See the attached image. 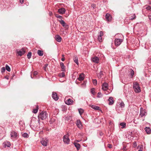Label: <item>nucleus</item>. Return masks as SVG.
<instances>
[{
  "label": "nucleus",
  "mask_w": 151,
  "mask_h": 151,
  "mask_svg": "<svg viewBox=\"0 0 151 151\" xmlns=\"http://www.w3.org/2000/svg\"><path fill=\"white\" fill-rule=\"evenodd\" d=\"M133 88L135 92L136 93H139L141 91L140 88L139 84L137 82L133 83Z\"/></svg>",
  "instance_id": "f257e3e1"
},
{
  "label": "nucleus",
  "mask_w": 151,
  "mask_h": 151,
  "mask_svg": "<svg viewBox=\"0 0 151 151\" xmlns=\"http://www.w3.org/2000/svg\"><path fill=\"white\" fill-rule=\"evenodd\" d=\"M48 114L45 111L42 112L39 115L38 117L42 120L45 119L47 117Z\"/></svg>",
  "instance_id": "f03ea898"
},
{
  "label": "nucleus",
  "mask_w": 151,
  "mask_h": 151,
  "mask_svg": "<svg viewBox=\"0 0 151 151\" xmlns=\"http://www.w3.org/2000/svg\"><path fill=\"white\" fill-rule=\"evenodd\" d=\"M63 141L65 144H68L69 143L70 140L69 138V136L68 134L65 135L63 137Z\"/></svg>",
  "instance_id": "7ed1b4c3"
},
{
  "label": "nucleus",
  "mask_w": 151,
  "mask_h": 151,
  "mask_svg": "<svg viewBox=\"0 0 151 151\" xmlns=\"http://www.w3.org/2000/svg\"><path fill=\"white\" fill-rule=\"evenodd\" d=\"M48 141V140L47 138H43L41 141V143L42 145L46 146L47 145Z\"/></svg>",
  "instance_id": "20e7f679"
},
{
  "label": "nucleus",
  "mask_w": 151,
  "mask_h": 151,
  "mask_svg": "<svg viewBox=\"0 0 151 151\" xmlns=\"http://www.w3.org/2000/svg\"><path fill=\"white\" fill-rule=\"evenodd\" d=\"M123 42V40L120 39H116L114 41L115 45L116 46H118Z\"/></svg>",
  "instance_id": "39448f33"
},
{
  "label": "nucleus",
  "mask_w": 151,
  "mask_h": 151,
  "mask_svg": "<svg viewBox=\"0 0 151 151\" xmlns=\"http://www.w3.org/2000/svg\"><path fill=\"white\" fill-rule=\"evenodd\" d=\"M108 84L105 82L102 85V89L104 91H106L108 89Z\"/></svg>",
  "instance_id": "423d86ee"
},
{
  "label": "nucleus",
  "mask_w": 151,
  "mask_h": 151,
  "mask_svg": "<svg viewBox=\"0 0 151 151\" xmlns=\"http://www.w3.org/2000/svg\"><path fill=\"white\" fill-rule=\"evenodd\" d=\"M65 104L68 105H72L73 103V101L70 99H66V98L65 99Z\"/></svg>",
  "instance_id": "0eeeda50"
},
{
  "label": "nucleus",
  "mask_w": 151,
  "mask_h": 151,
  "mask_svg": "<svg viewBox=\"0 0 151 151\" xmlns=\"http://www.w3.org/2000/svg\"><path fill=\"white\" fill-rule=\"evenodd\" d=\"M76 124L78 127L80 129L82 128V125L80 120L79 119L77 120Z\"/></svg>",
  "instance_id": "6e6552de"
},
{
  "label": "nucleus",
  "mask_w": 151,
  "mask_h": 151,
  "mask_svg": "<svg viewBox=\"0 0 151 151\" xmlns=\"http://www.w3.org/2000/svg\"><path fill=\"white\" fill-rule=\"evenodd\" d=\"M10 135L12 138H16L17 136V133L14 131H12L11 132Z\"/></svg>",
  "instance_id": "1a4fd4ad"
},
{
  "label": "nucleus",
  "mask_w": 151,
  "mask_h": 151,
  "mask_svg": "<svg viewBox=\"0 0 151 151\" xmlns=\"http://www.w3.org/2000/svg\"><path fill=\"white\" fill-rule=\"evenodd\" d=\"M92 61L95 63H98L99 61V59L96 56L92 58L91 59Z\"/></svg>",
  "instance_id": "9d476101"
},
{
  "label": "nucleus",
  "mask_w": 151,
  "mask_h": 151,
  "mask_svg": "<svg viewBox=\"0 0 151 151\" xmlns=\"http://www.w3.org/2000/svg\"><path fill=\"white\" fill-rule=\"evenodd\" d=\"M146 112L145 109H143L141 108L140 112V115L141 117H142L145 115H146Z\"/></svg>",
  "instance_id": "9b49d317"
},
{
  "label": "nucleus",
  "mask_w": 151,
  "mask_h": 151,
  "mask_svg": "<svg viewBox=\"0 0 151 151\" xmlns=\"http://www.w3.org/2000/svg\"><path fill=\"white\" fill-rule=\"evenodd\" d=\"M25 52V51L24 49H22L19 51H18L17 52L18 55L20 56H21L22 55H24Z\"/></svg>",
  "instance_id": "f8f14e48"
},
{
  "label": "nucleus",
  "mask_w": 151,
  "mask_h": 151,
  "mask_svg": "<svg viewBox=\"0 0 151 151\" xmlns=\"http://www.w3.org/2000/svg\"><path fill=\"white\" fill-rule=\"evenodd\" d=\"M52 97L53 99L55 101L57 100L58 99V96L57 94L55 92H52Z\"/></svg>",
  "instance_id": "ddd939ff"
},
{
  "label": "nucleus",
  "mask_w": 151,
  "mask_h": 151,
  "mask_svg": "<svg viewBox=\"0 0 151 151\" xmlns=\"http://www.w3.org/2000/svg\"><path fill=\"white\" fill-rule=\"evenodd\" d=\"M105 17L107 20L108 21H111V17L110 14L108 13L106 14Z\"/></svg>",
  "instance_id": "4468645a"
},
{
  "label": "nucleus",
  "mask_w": 151,
  "mask_h": 151,
  "mask_svg": "<svg viewBox=\"0 0 151 151\" xmlns=\"http://www.w3.org/2000/svg\"><path fill=\"white\" fill-rule=\"evenodd\" d=\"M108 100L109 102V105H111L113 104L114 103V101L113 100V98L112 97H110L108 99Z\"/></svg>",
  "instance_id": "2eb2a0df"
},
{
  "label": "nucleus",
  "mask_w": 151,
  "mask_h": 151,
  "mask_svg": "<svg viewBox=\"0 0 151 151\" xmlns=\"http://www.w3.org/2000/svg\"><path fill=\"white\" fill-rule=\"evenodd\" d=\"M89 106L95 110H101V109H100V108L99 106H95L94 105H92V104L89 105Z\"/></svg>",
  "instance_id": "dca6fc26"
},
{
  "label": "nucleus",
  "mask_w": 151,
  "mask_h": 151,
  "mask_svg": "<svg viewBox=\"0 0 151 151\" xmlns=\"http://www.w3.org/2000/svg\"><path fill=\"white\" fill-rule=\"evenodd\" d=\"M65 12V9L64 8H62L58 10V12L60 14H63Z\"/></svg>",
  "instance_id": "f3484780"
},
{
  "label": "nucleus",
  "mask_w": 151,
  "mask_h": 151,
  "mask_svg": "<svg viewBox=\"0 0 151 151\" xmlns=\"http://www.w3.org/2000/svg\"><path fill=\"white\" fill-rule=\"evenodd\" d=\"M55 40L58 42H60L61 40V37L59 35H57L55 36Z\"/></svg>",
  "instance_id": "a211bd4d"
},
{
  "label": "nucleus",
  "mask_w": 151,
  "mask_h": 151,
  "mask_svg": "<svg viewBox=\"0 0 151 151\" xmlns=\"http://www.w3.org/2000/svg\"><path fill=\"white\" fill-rule=\"evenodd\" d=\"M84 74L83 73H82L79 76V77L78 79L79 81H83L84 79Z\"/></svg>",
  "instance_id": "6ab92c4d"
},
{
  "label": "nucleus",
  "mask_w": 151,
  "mask_h": 151,
  "mask_svg": "<svg viewBox=\"0 0 151 151\" xmlns=\"http://www.w3.org/2000/svg\"><path fill=\"white\" fill-rule=\"evenodd\" d=\"M60 23L62 25L63 27H65L66 26H67L65 22L63 20H59Z\"/></svg>",
  "instance_id": "aec40b11"
},
{
  "label": "nucleus",
  "mask_w": 151,
  "mask_h": 151,
  "mask_svg": "<svg viewBox=\"0 0 151 151\" xmlns=\"http://www.w3.org/2000/svg\"><path fill=\"white\" fill-rule=\"evenodd\" d=\"M4 144L5 147H9L11 146L10 143L9 142H5L4 143Z\"/></svg>",
  "instance_id": "412c9836"
},
{
  "label": "nucleus",
  "mask_w": 151,
  "mask_h": 151,
  "mask_svg": "<svg viewBox=\"0 0 151 151\" xmlns=\"http://www.w3.org/2000/svg\"><path fill=\"white\" fill-rule=\"evenodd\" d=\"M60 65L61 68L62 70L63 71H65V66H64V64L62 62H61L60 63Z\"/></svg>",
  "instance_id": "4be33fe9"
},
{
  "label": "nucleus",
  "mask_w": 151,
  "mask_h": 151,
  "mask_svg": "<svg viewBox=\"0 0 151 151\" xmlns=\"http://www.w3.org/2000/svg\"><path fill=\"white\" fill-rule=\"evenodd\" d=\"M37 53L38 55L40 56H42L43 55V52L42 50H37Z\"/></svg>",
  "instance_id": "5701e85b"
},
{
  "label": "nucleus",
  "mask_w": 151,
  "mask_h": 151,
  "mask_svg": "<svg viewBox=\"0 0 151 151\" xmlns=\"http://www.w3.org/2000/svg\"><path fill=\"white\" fill-rule=\"evenodd\" d=\"M145 129L147 134H149L151 132V129L150 127H146Z\"/></svg>",
  "instance_id": "b1692460"
},
{
  "label": "nucleus",
  "mask_w": 151,
  "mask_h": 151,
  "mask_svg": "<svg viewBox=\"0 0 151 151\" xmlns=\"http://www.w3.org/2000/svg\"><path fill=\"white\" fill-rule=\"evenodd\" d=\"M136 17L135 14H132L130 17H129V19L130 20H132L136 19Z\"/></svg>",
  "instance_id": "393cba45"
},
{
  "label": "nucleus",
  "mask_w": 151,
  "mask_h": 151,
  "mask_svg": "<svg viewBox=\"0 0 151 151\" xmlns=\"http://www.w3.org/2000/svg\"><path fill=\"white\" fill-rule=\"evenodd\" d=\"M74 145L75 147H76L77 150H79L80 148V145L79 144L76 143H74Z\"/></svg>",
  "instance_id": "a878e982"
},
{
  "label": "nucleus",
  "mask_w": 151,
  "mask_h": 151,
  "mask_svg": "<svg viewBox=\"0 0 151 151\" xmlns=\"http://www.w3.org/2000/svg\"><path fill=\"white\" fill-rule=\"evenodd\" d=\"M144 9H146L147 11H150L151 9V7L150 6L148 5H146L144 7Z\"/></svg>",
  "instance_id": "bb28decb"
},
{
  "label": "nucleus",
  "mask_w": 151,
  "mask_h": 151,
  "mask_svg": "<svg viewBox=\"0 0 151 151\" xmlns=\"http://www.w3.org/2000/svg\"><path fill=\"white\" fill-rule=\"evenodd\" d=\"M74 62L77 65L78 64V58L76 56L73 59Z\"/></svg>",
  "instance_id": "cd10ccee"
},
{
  "label": "nucleus",
  "mask_w": 151,
  "mask_h": 151,
  "mask_svg": "<svg viewBox=\"0 0 151 151\" xmlns=\"http://www.w3.org/2000/svg\"><path fill=\"white\" fill-rule=\"evenodd\" d=\"M38 109H39L38 106H36V109H33V111H32L35 114L38 111Z\"/></svg>",
  "instance_id": "c85d7f7f"
},
{
  "label": "nucleus",
  "mask_w": 151,
  "mask_h": 151,
  "mask_svg": "<svg viewBox=\"0 0 151 151\" xmlns=\"http://www.w3.org/2000/svg\"><path fill=\"white\" fill-rule=\"evenodd\" d=\"M120 125L122 127H121V128L122 129H123L125 128L126 127V124L125 123L122 122L120 123Z\"/></svg>",
  "instance_id": "c756f323"
},
{
  "label": "nucleus",
  "mask_w": 151,
  "mask_h": 151,
  "mask_svg": "<svg viewBox=\"0 0 151 151\" xmlns=\"http://www.w3.org/2000/svg\"><path fill=\"white\" fill-rule=\"evenodd\" d=\"M65 75V73L64 72H62L59 74V76L60 77H64Z\"/></svg>",
  "instance_id": "7c9ffc66"
},
{
  "label": "nucleus",
  "mask_w": 151,
  "mask_h": 151,
  "mask_svg": "<svg viewBox=\"0 0 151 151\" xmlns=\"http://www.w3.org/2000/svg\"><path fill=\"white\" fill-rule=\"evenodd\" d=\"M119 106L121 108H123L124 106V104L123 101H121L119 104Z\"/></svg>",
  "instance_id": "2f4dec72"
},
{
  "label": "nucleus",
  "mask_w": 151,
  "mask_h": 151,
  "mask_svg": "<svg viewBox=\"0 0 151 151\" xmlns=\"http://www.w3.org/2000/svg\"><path fill=\"white\" fill-rule=\"evenodd\" d=\"M6 69L9 72H10L11 71V69L10 67L7 65H6Z\"/></svg>",
  "instance_id": "473e14b6"
},
{
  "label": "nucleus",
  "mask_w": 151,
  "mask_h": 151,
  "mask_svg": "<svg viewBox=\"0 0 151 151\" xmlns=\"http://www.w3.org/2000/svg\"><path fill=\"white\" fill-rule=\"evenodd\" d=\"M91 92L93 95H95V92L94 91V88H92L91 90Z\"/></svg>",
  "instance_id": "72a5a7b5"
},
{
  "label": "nucleus",
  "mask_w": 151,
  "mask_h": 151,
  "mask_svg": "<svg viewBox=\"0 0 151 151\" xmlns=\"http://www.w3.org/2000/svg\"><path fill=\"white\" fill-rule=\"evenodd\" d=\"M31 55L32 53L30 52H29L27 55L28 58L29 59L31 58Z\"/></svg>",
  "instance_id": "f704fd0d"
},
{
  "label": "nucleus",
  "mask_w": 151,
  "mask_h": 151,
  "mask_svg": "<svg viewBox=\"0 0 151 151\" xmlns=\"http://www.w3.org/2000/svg\"><path fill=\"white\" fill-rule=\"evenodd\" d=\"M22 136L23 137H25V138H27V137H29L28 134L26 133H24L23 134Z\"/></svg>",
  "instance_id": "c9c22d12"
},
{
  "label": "nucleus",
  "mask_w": 151,
  "mask_h": 151,
  "mask_svg": "<svg viewBox=\"0 0 151 151\" xmlns=\"http://www.w3.org/2000/svg\"><path fill=\"white\" fill-rule=\"evenodd\" d=\"M78 110L80 114H82L84 112L83 110L81 109H79Z\"/></svg>",
  "instance_id": "e433bc0d"
},
{
  "label": "nucleus",
  "mask_w": 151,
  "mask_h": 151,
  "mask_svg": "<svg viewBox=\"0 0 151 151\" xmlns=\"http://www.w3.org/2000/svg\"><path fill=\"white\" fill-rule=\"evenodd\" d=\"M130 74H131V75L132 76L131 78H132L134 74V72L133 70L131 69V71H130Z\"/></svg>",
  "instance_id": "4c0bfd02"
},
{
  "label": "nucleus",
  "mask_w": 151,
  "mask_h": 151,
  "mask_svg": "<svg viewBox=\"0 0 151 151\" xmlns=\"http://www.w3.org/2000/svg\"><path fill=\"white\" fill-rule=\"evenodd\" d=\"M93 83L94 85H96L97 84V80L96 79L93 80Z\"/></svg>",
  "instance_id": "58836bf2"
},
{
  "label": "nucleus",
  "mask_w": 151,
  "mask_h": 151,
  "mask_svg": "<svg viewBox=\"0 0 151 151\" xmlns=\"http://www.w3.org/2000/svg\"><path fill=\"white\" fill-rule=\"evenodd\" d=\"M98 40L100 42H101L102 41V39L101 36H98Z\"/></svg>",
  "instance_id": "ea45409f"
},
{
  "label": "nucleus",
  "mask_w": 151,
  "mask_h": 151,
  "mask_svg": "<svg viewBox=\"0 0 151 151\" xmlns=\"http://www.w3.org/2000/svg\"><path fill=\"white\" fill-rule=\"evenodd\" d=\"M97 97L99 98L101 97L102 96V95L101 92H99L98 93Z\"/></svg>",
  "instance_id": "a19ab883"
},
{
  "label": "nucleus",
  "mask_w": 151,
  "mask_h": 151,
  "mask_svg": "<svg viewBox=\"0 0 151 151\" xmlns=\"http://www.w3.org/2000/svg\"><path fill=\"white\" fill-rule=\"evenodd\" d=\"M55 16L56 17L59 19H61L62 18V16L58 15V14H55Z\"/></svg>",
  "instance_id": "79ce46f5"
},
{
  "label": "nucleus",
  "mask_w": 151,
  "mask_h": 151,
  "mask_svg": "<svg viewBox=\"0 0 151 151\" xmlns=\"http://www.w3.org/2000/svg\"><path fill=\"white\" fill-rule=\"evenodd\" d=\"M103 35V33L102 31H100L99 34V36L102 37Z\"/></svg>",
  "instance_id": "37998d69"
},
{
  "label": "nucleus",
  "mask_w": 151,
  "mask_h": 151,
  "mask_svg": "<svg viewBox=\"0 0 151 151\" xmlns=\"http://www.w3.org/2000/svg\"><path fill=\"white\" fill-rule=\"evenodd\" d=\"M5 70V68L4 67H3L1 68V72L2 73L4 72Z\"/></svg>",
  "instance_id": "c03bdc74"
},
{
  "label": "nucleus",
  "mask_w": 151,
  "mask_h": 151,
  "mask_svg": "<svg viewBox=\"0 0 151 151\" xmlns=\"http://www.w3.org/2000/svg\"><path fill=\"white\" fill-rule=\"evenodd\" d=\"M47 66H48V64H45V65L43 67V68H44V70H45L46 68L47 67Z\"/></svg>",
  "instance_id": "a18cd8bd"
},
{
  "label": "nucleus",
  "mask_w": 151,
  "mask_h": 151,
  "mask_svg": "<svg viewBox=\"0 0 151 151\" xmlns=\"http://www.w3.org/2000/svg\"><path fill=\"white\" fill-rule=\"evenodd\" d=\"M91 7H92L93 9L95 8L96 7V5L94 4H92L91 5Z\"/></svg>",
  "instance_id": "49530a36"
},
{
  "label": "nucleus",
  "mask_w": 151,
  "mask_h": 151,
  "mask_svg": "<svg viewBox=\"0 0 151 151\" xmlns=\"http://www.w3.org/2000/svg\"><path fill=\"white\" fill-rule=\"evenodd\" d=\"M37 74H38V72L36 71H35L33 73V75L34 76H36Z\"/></svg>",
  "instance_id": "de8ad7c7"
},
{
  "label": "nucleus",
  "mask_w": 151,
  "mask_h": 151,
  "mask_svg": "<svg viewBox=\"0 0 151 151\" xmlns=\"http://www.w3.org/2000/svg\"><path fill=\"white\" fill-rule=\"evenodd\" d=\"M108 147L110 148H111L112 147V145L110 144H108Z\"/></svg>",
  "instance_id": "09e8293b"
},
{
  "label": "nucleus",
  "mask_w": 151,
  "mask_h": 151,
  "mask_svg": "<svg viewBox=\"0 0 151 151\" xmlns=\"http://www.w3.org/2000/svg\"><path fill=\"white\" fill-rule=\"evenodd\" d=\"M134 147H135L137 146V143L136 142H134Z\"/></svg>",
  "instance_id": "8fccbe9b"
},
{
  "label": "nucleus",
  "mask_w": 151,
  "mask_h": 151,
  "mask_svg": "<svg viewBox=\"0 0 151 151\" xmlns=\"http://www.w3.org/2000/svg\"><path fill=\"white\" fill-rule=\"evenodd\" d=\"M24 0H19L20 2L22 4L23 3Z\"/></svg>",
  "instance_id": "3c124183"
},
{
  "label": "nucleus",
  "mask_w": 151,
  "mask_h": 151,
  "mask_svg": "<svg viewBox=\"0 0 151 151\" xmlns=\"http://www.w3.org/2000/svg\"><path fill=\"white\" fill-rule=\"evenodd\" d=\"M71 116H68L66 117V118L67 119V120L69 119V118H71Z\"/></svg>",
  "instance_id": "603ef678"
},
{
  "label": "nucleus",
  "mask_w": 151,
  "mask_h": 151,
  "mask_svg": "<svg viewBox=\"0 0 151 151\" xmlns=\"http://www.w3.org/2000/svg\"><path fill=\"white\" fill-rule=\"evenodd\" d=\"M49 15H50V16H52V12H49Z\"/></svg>",
  "instance_id": "864d4df0"
},
{
  "label": "nucleus",
  "mask_w": 151,
  "mask_h": 151,
  "mask_svg": "<svg viewBox=\"0 0 151 151\" xmlns=\"http://www.w3.org/2000/svg\"><path fill=\"white\" fill-rule=\"evenodd\" d=\"M9 77L8 76H5V78H6V79L8 80L9 79Z\"/></svg>",
  "instance_id": "5fc2aeb1"
},
{
  "label": "nucleus",
  "mask_w": 151,
  "mask_h": 151,
  "mask_svg": "<svg viewBox=\"0 0 151 151\" xmlns=\"http://www.w3.org/2000/svg\"><path fill=\"white\" fill-rule=\"evenodd\" d=\"M61 60L62 61H64V60H65V58H61Z\"/></svg>",
  "instance_id": "6e6d98bb"
},
{
  "label": "nucleus",
  "mask_w": 151,
  "mask_h": 151,
  "mask_svg": "<svg viewBox=\"0 0 151 151\" xmlns=\"http://www.w3.org/2000/svg\"><path fill=\"white\" fill-rule=\"evenodd\" d=\"M149 19H151V15L149 16Z\"/></svg>",
  "instance_id": "4d7b16f0"
},
{
  "label": "nucleus",
  "mask_w": 151,
  "mask_h": 151,
  "mask_svg": "<svg viewBox=\"0 0 151 151\" xmlns=\"http://www.w3.org/2000/svg\"><path fill=\"white\" fill-rule=\"evenodd\" d=\"M62 57H63V58H64L65 57V55L63 54L62 55Z\"/></svg>",
  "instance_id": "13d9d810"
},
{
  "label": "nucleus",
  "mask_w": 151,
  "mask_h": 151,
  "mask_svg": "<svg viewBox=\"0 0 151 151\" xmlns=\"http://www.w3.org/2000/svg\"><path fill=\"white\" fill-rule=\"evenodd\" d=\"M138 151H142V150H141V149H140V150H138Z\"/></svg>",
  "instance_id": "bf43d9fd"
},
{
  "label": "nucleus",
  "mask_w": 151,
  "mask_h": 151,
  "mask_svg": "<svg viewBox=\"0 0 151 151\" xmlns=\"http://www.w3.org/2000/svg\"><path fill=\"white\" fill-rule=\"evenodd\" d=\"M151 0H150V1H149V4H151Z\"/></svg>",
  "instance_id": "052dcab7"
},
{
  "label": "nucleus",
  "mask_w": 151,
  "mask_h": 151,
  "mask_svg": "<svg viewBox=\"0 0 151 151\" xmlns=\"http://www.w3.org/2000/svg\"><path fill=\"white\" fill-rule=\"evenodd\" d=\"M31 78H33L32 77V75H31Z\"/></svg>",
  "instance_id": "680f3d73"
}]
</instances>
